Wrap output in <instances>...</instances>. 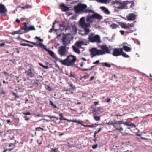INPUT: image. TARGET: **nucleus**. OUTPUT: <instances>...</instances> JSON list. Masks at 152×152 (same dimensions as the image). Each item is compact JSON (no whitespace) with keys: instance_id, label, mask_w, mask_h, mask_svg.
<instances>
[{"instance_id":"obj_1","label":"nucleus","mask_w":152,"mask_h":152,"mask_svg":"<svg viewBox=\"0 0 152 152\" xmlns=\"http://www.w3.org/2000/svg\"><path fill=\"white\" fill-rule=\"evenodd\" d=\"M85 22V18L84 17H81L79 21V25L81 28L84 29L85 34L87 35L90 32V30L88 28L91 26V24H92L94 21V18L92 15H89L86 17Z\"/></svg>"},{"instance_id":"obj_2","label":"nucleus","mask_w":152,"mask_h":152,"mask_svg":"<svg viewBox=\"0 0 152 152\" xmlns=\"http://www.w3.org/2000/svg\"><path fill=\"white\" fill-rule=\"evenodd\" d=\"M102 50H99L96 48H92L90 50V55L91 58H93L97 55H103L107 53H110V50L106 45H102L100 46Z\"/></svg>"},{"instance_id":"obj_3","label":"nucleus","mask_w":152,"mask_h":152,"mask_svg":"<svg viewBox=\"0 0 152 152\" xmlns=\"http://www.w3.org/2000/svg\"><path fill=\"white\" fill-rule=\"evenodd\" d=\"M77 60L75 56L71 55L67 56V58L64 59L59 60L62 64L68 66H72Z\"/></svg>"},{"instance_id":"obj_4","label":"nucleus","mask_w":152,"mask_h":152,"mask_svg":"<svg viewBox=\"0 0 152 152\" xmlns=\"http://www.w3.org/2000/svg\"><path fill=\"white\" fill-rule=\"evenodd\" d=\"M88 40L90 42L92 43H100L101 42L99 36L98 35H95L93 33H91L89 35Z\"/></svg>"},{"instance_id":"obj_5","label":"nucleus","mask_w":152,"mask_h":152,"mask_svg":"<svg viewBox=\"0 0 152 152\" xmlns=\"http://www.w3.org/2000/svg\"><path fill=\"white\" fill-rule=\"evenodd\" d=\"M87 8V5L84 4H79L74 7V10L76 13H84V12Z\"/></svg>"},{"instance_id":"obj_6","label":"nucleus","mask_w":152,"mask_h":152,"mask_svg":"<svg viewBox=\"0 0 152 152\" xmlns=\"http://www.w3.org/2000/svg\"><path fill=\"white\" fill-rule=\"evenodd\" d=\"M114 122H109L107 123H105L106 124L112 125L113 126L116 130L118 131H123V128L121 126H118L116 125H119L120 124V122H119V121H116L115 120H114Z\"/></svg>"},{"instance_id":"obj_7","label":"nucleus","mask_w":152,"mask_h":152,"mask_svg":"<svg viewBox=\"0 0 152 152\" xmlns=\"http://www.w3.org/2000/svg\"><path fill=\"white\" fill-rule=\"evenodd\" d=\"M38 47H40L42 48L45 51L48 52V54L53 58H54L56 61H59V60H60L57 57L54 56V53L53 51L47 49L45 46L42 43L40 42L39 43Z\"/></svg>"},{"instance_id":"obj_8","label":"nucleus","mask_w":152,"mask_h":152,"mask_svg":"<svg viewBox=\"0 0 152 152\" xmlns=\"http://www.w3.org/2000/svg\"><path fill=\"white\" fill-rule=\"evenodd\" d=\"M24 73L28 78L34 77L35 73L34 68L32 66H30L29 69L28 70L25 72Z\"/></svg>"},{"instance_id":"obj_9","label":"nucleus","mask_w":152,"mask_h":152,"mask_svg":"<svg viewBox=\"0 0 152 152\" xmlns=\"http://www.w3.org/2000/svg\"><path fill=\"white\" fill-rule=\"evenodd\" d=\"M58 52L61 57L65 56L66 53V46H61L59 47Z\"/></svg>"},{"instance_id":"obj_10","label":"nucleus","mask_w":152,"mask_h":152,"mask_svg":"<svg viewBox=\"0 0 152 152\" xmlns=\"http://www.w3.org/2000/svg\"><path fill=\"white\" fill-rule=\"evenodd\" d=\"M123 48H115L113 51L112 55L115 56H121L122 53Z\"/></svg>"},{"instance_id":"obj_11","label":"nucleus","mask_w":152,"mask_h":152,"mask_svg":"<svg viewBox=\"0 0 152 152\" xmlns=\"http://www.w3.org/2000/svg\"><path fill=\"white\" fill-rule=\"evenodd\" d=\"M7 10L3 4H0V14L2 16L6 15Z\"/></svg>"},{"instance_id":"obj_12","label":"nucleus","mask_w":152,"mask_h":152,"mask_svg":"<svg viewBox=\"0 0 152 152\" xmlns=\"http://www.w3.org/2000/svg\"><path fill=\"white\" fill-rule=\"evenodd\" d=\"M62 37V41L63 42V44L64 45V46L66 47L70 43L69 39L67 36L65 34H64Z\"/></svg>"},{"instance_id":"obj_13","label":"nucleus","mask_w":152,"mask_h":152,"mask_svg":"<svg viewBox=\"0 0 152 152\" xmlns=\"http://www.w3.org/2000/svg\"><path fill=\"white\" fill-rule=\"evenodd\" d=\"M114 4H116L119 5V6L117 8L118 9H123L126 6V3L125 2H120L117 1H115L114 2Z\"/></svg>"},{"instance_id":"obj_14","label":"nucleus","mask_w":152,"mask_h":152,"mask_svg":"<svg viewBox=\"0 0 152 152\" xmlns=\"http://www.w3.org/2000/svg\"><path fill=\"white\" fill-rule=\"evenodd\" d=\"M127 20H133L136 19V16L133 13H130L127 16Z\"/></svg>"},{"instance_id":"obj_15","label":"nucleus","mask_w":152,"mask_h":152,"mask_svg":"<svg viewBox=\"0 0 152 152\" xmlns=\"http://www.w3.org/2000/svg\"><path fill=\"white\" fill-rule=\"evenodd\" d=\"M75 45L77 47L81 48L82 45H87V44L85 43V42L83 41H79L76 42Z\"/></svg>"},{"instance_id":"obj_16","label":"nucleus","mask_w":152,"mask_h":152,"mask_svg":"<svg viewBox=\"0 0 152 152\" xmlns=\"http://www.w3.org/2000/svg\"><path fill=\"white\" fill-rule=\"evenodd\" d=\"M92 15L94 19V18L100 20L102 19L103 18V17L102 16L97 13L94 12V13L92 14Z\"/></svg>"},{"instance_id":"obj_17","label":"nucleus","mask_w":152,"mask_h":152,"mask_svg":"<svg viewBox=\"0 0 152 152\" xmlns=\"http://www.w3.org/2000/svg\"><path fill=\"white\" fill-rule=\"evenodd\" d=\"M60 7H61L62 10L63 11H68L69 10V7H66L63 4H61L60 5Z\"/></svg>"},{"instance_id":"obj_18","label":"nucleus","mask_w":152,"mask_h":152,"mask_svg":"<svg viewBox=\"0 0 152 152\" xmlns=\"http://www.w3.org/2000/svg\"><path fill=\"white\" fill-rule=\"evenodd\" d=\"M100 9L102 10L106 14L108 15L110 13V12L107 9H106L104 7H100Z\"/></svg>"},{"instance_id":"obj_19","label":"nucleus","mask_w":152,"mask_h":152,"mask_svg":"<svg viewBox=\"0 0 152 152\" xmlns=\"http://www.w3.org/2000/svg\"><path fill=\"white\" fill-rule=\"evenodd\" d=\"M123 48V50L124 49L126 52H129L131 51V48L127 46L123 45L122 48Z\"/></svg>"},{"instance_id":"obj_20","label":"nucleus","mask_w":152,"mask_h":152,"mask_svg":"<svg viewBox=\"0 0 152 152\" xmlns=\"http://www.w3.org/2000/svg\"><path fill=\"white\" fill-rule=\"evenodd\" d=\"M19 34H23L27 32V31H26L22 27H21L18 30Z\"/></svg>"},{"instance_id":"obj_21","label":"nucleus","mask_w":152,"mask_h":152,"mask_svg":"<svg viewBox=\"0 0 152 152\" xmlns=\"http://www.w3.org/2000/svg\"><path fill=\"white\" fill-rule=\"evenodd\" d=\"M73 50L74 52L78 54H80V50L77 48L75 46H72Z\"/></svg>"},{"instance_id":"obj_22","label":"nucleus","mask_w":152,"mask_h":152,"mask_svg":"<svg viewBox=\"0 0 152 152\" xmlns=\"http://www.w3.org/2000/svg\"><path fill=\"white\" fill-rule=\"evenodd\" d=\"M119 121V122H120V124H119V125L123 124L127 126H129L130 124L131 123L130 122H123L122 121Z\"/></svg>"},{"instance_id":"obj_23","label":"nucleus","mask_w":152,"mask_h":152,"mask_svg":"<svg viewBox=\"0 0 152 152\" xmlns=\"http://www.w3.org/2000/svg\"><path fill=\"white\" fill-rule=\"evenodd\" d=\"M22 39L23 41H25L27 42H28V43H31V44H33V45H34L37 46H38L39 45V43L37 44L36 42H31V41H29L28 40H25L24 39Z\"/></svg>"},{"instance_id":"obj_24","label":"nucleus","mask_w":152,"mask_h":152,"mask_svg":"<svg viewBox=\"0 0 152 152\" xmlns=\"http://www.w3.org/2000/svg\"><path fill=\"white\" fill-rule=\"evenodd\" d=\"M40 84V83L39 82V80L37 79H36L35 80L33 83V85L36 87L38 86Z\"/></svg>"},{"instance_id":"obj_25","label":"nucleus","mask_w":152,"mask_h":152,"mask_svg":"<svg viewBox=\"0 0 152 152\" xmlns=\"http://www.w3.org/2000/svg\"><path fill=\"white\" fill-rule=\"evenodd\" d=\"M72 31L75 32H76L77 31V27L75 25H74L72 26Z\"/></svg>"},{"instance_id":"obj_26","label":"nucleus","mask_w":152,"mask_h":152,"mask_svg":"<svg viewBox=\"0 0 152 152\" xmlns=\"http://www.w3.org/2000/svg\"><path fill=\"white\" fill-rule=\"evenodd\" d=\"M35 28L33 26H31L28 27V29L27 30V32L29 31L30 30H34Z\"/></svg>"},{"instance_id":"obj_27","label":"nucleus","mask_w":152,"mask_h":152,"mask_svg":"<svg viewBox=\"0 0 152 152\" xmlns=\"http://www.w3.org/2000/svg\"><path fill=\"white\" fill-rule=\"evenodd\" d=\"M110 27L113 29H115L117 28L118 27V26L117 24L115 23H113L110 25Z\"/></svg>"},{"instance_id":"obj_28","label":"nucleus","mask_w":152,"mask_h":152,"mask_svg":"<svg viewBox=\"0 0 152 152\" xmlns=\"http://www.w3.org/2000/svg\"><path fill=\"white\" fill-rule=\"evenodd\" d=\"M102 66H105L107 67H110L111 66L109 64H108L106 62L103 63H102Z\"/></svg>"},{"instance_id":"obj_29","label":"nucleus","mask_w":152,"mask_h":152,"mask_svg":"<svg viewBox=\"0 0 152 152\" xmlns=\"http://www.w3.org/2000/svg\"><path fill=\"white\" fill-rule=\"evenodd\" d=\"M49 102L50 103V104L52 105V107H53L54 108L56 109L57 108V106L54 104L53 102L51 101H49Z\"/></svg>"},{"instance_id":"obj_30","label":"nucleus","mask_w":152,"mask_h":152,"mask_svg":"<svg viewBox=\"0 0 152 152\" xmlns=\"http://www.w3.org/2000/svg\"><path fill=\"white\" fill-rule=\"evenodd\" d=\"M121 55H122L123 57L125 58H129V57L128 55L126 54L125 53L123 52V50L122 53H121Z\"/></svg>"},{"instance_id":"obj_31","label":"nucleus","mask_w":152,"mask_h":152,"mask_svg":"<svg viewBox=\"0 0 152 152\" xmlns=\"http://www.w3.org/2000/svg\"><path fill=\"white\" fill-rule=\"evenodd\" d=\"M27 23L26 22H24L23 23L24 26L23 27H22L26 31H27L28 29V27L27 26Z\"/></svg>"},{"instance_id":"obj_32","label":"nucleus","mask_w":152,"mask_h":152,"mask_svg":"<svg viewBox=\"0 0 152 152\" xmlns=\"http://www.w3.org/2000/svg\"><path fill=\"white\" fill-rule=\"evenodd\" d=\"M84 12H85V13H87L88 12H91L92 13H94L95 12H94L91 10H86V9L85 11Z\"/></svg>"},{"instance_id":"obj_33","label":"nucleus","mask_w":152,"mask_h":152,"mask_svg":"<svg viewBox=\"0 0 152 152\" xmlns=\"http://www.w3.org/2000/svg\"><path fill=\"white\" fill-rule=\"evenodd\" d=\"M126 29V30L127 32L128 33H130L132 32L133 31V30L131 29L130 28H129L127 27Z\"/></svg>"},{"instance_id":"obj_34","label":"nucleus","mask_w":152,"mask_h":152,"mask_svg":"<svg viewBox=\"0 0 152 152\" xmlns=\"http://www.w3.org/2000/svg\"><path fill=\"white\" fill-rule=\"evenodd\" d=\"M94 115V119L96 120V121H99L100 119V117L99 116H96L94 115Z\"/></svg>"},{"instance_id":"obj_35","label":"nucleus","mask_w":152,"mask_h":152,"mask_svg":"<svg viewBox=\"0 0 152 152\" xmlns=\"http://www.w3.org/2000/svg\"><path fill=\"white\" fill-rule=\"evenodd\" d=\"M59 115L60 116V118H59V119L61 120H66V118H64L63 117V114L62 113H60L59 114Z\"/></svg>"},{"instance_id":"obj_36","label":"nucleus","mask_w":152,"mask_h":152,"mask_svg":"<svg viewBox=\"0 0 152 152\" xmlns=\"http://www.w3.org/2000/svg\"><path fill=\"white\" fill-rule=\"evenodd\" d=\"M120 26L121 27L124 28L125 29H126V28L127 27V25L126 24L124 23H121L120 25Z\"/></svg>"},{"instance_id":"obj_37","label":"nucleus","mask_w":152,"mask_h":152,"mask_svg":"<svg viewBox=\"0 0 152 152\" xmlns=\"http://www.w3.org/2000/svg\"><path fill=\"white\" fill-rule=\"evenodd\" d=\"M94 66H93L91 68L85 69L84 68H81V70L83 71H89L92 70V68Z\"/></svg>"},{"instance_id":"obj_38","label":"nucleus","mask_w":152,"mask_h":152,"mask_svg":"<svg viewBox=\"0 0 152 152\" xmlns=\"http://www.w3.org/2000/svg\"><path fill=\"white\" fill-rule=\"evenodd\" d=\"M100 107H98L97 108H93V112H96L98 111L99 110H100Z\"/></svg>"},{"instance_id":"obj_39","label":"nucleus","mask_w":152,"mask_h":152,"mask_svg":"<svg viewBox=\"0 0 152 152\" xmlns=\"http://www.w3.org/2000/svg\"><path fill=\"white\" fill-rule=\"evenodd\" d=\"M96 1L101 3H106L107 1V0H96Z\"/></svg>"},{"instance_id":"obj_40","label":"nucleus","mask_w":152,"mask_h":152,"mask_svg":"<svg viewBox=\"0 0 152 152\" xmlns=\"http://www.w3.org/2000/svg\"><path fill=\"white\" fill-rule=\"evenodd\" d=\"M35 39H37V41H39L40 42H42L43 41V40L42 39H41L40 38L38 37L37 36H36Z\"/></svg>"},{"instance_id":"obj_41","label":"nucleus","mask_w":152,"mask_h":152,"mask_svg":"<svg viewBox=\"0 0 152 152\" xmlns=\"http://www.w3.org/2000/svg\"><path fill=\"white\" fill-rule=\"evenodd\" d=\"M76 123H77L79 124H80L81 125H82V126H84V125L83 124V121H81V120L77 121V122Z\"/></svg>"},{"instance_id":"obj_42","label":"nucleus","mask_w":152,"mask_h":152,"mask_svg":"<svg viewBox=\"0 0 152 152\" xmlns=\"http://www.w3.org/2000/svg\"><path fill=\"white\" fill-rule=\"evenodd\" d=\"M32 7V6L31 5L26 4L25 5V8L26 9L31 8Z\"/></svg>"},{"instance_id":"obj_43","label":"nucleus","mask_w":152,"mask_h":152,"mask_svg":"<svg viewBox=\"0 0 152 152\" xmlns=\"http://www.w3.org/2000/svg\"><path fill=\"white\" fill-rule=\"evenodd\" d=\"M130 2L131 3V4L130 8L132 9L134 6V3L133 1H131Z\"/></svg>"},{"instance_id":"obj_44","label":"nucleus","mask_w":152,"mask_h":152,"mask_svg":"<svg viewBox=\"0 0 152 152\" xmlns=\"http://www.w3.org/2000/svg\"><path fill=\"white\" fill-rule=\"evenodd\" d=\"M94 125H85L84 126V127H94Z\"/></svg>"},{"instance_id":"obj_45","label":"nucleus","mask_w":152,"mask_h":152,"mask_svg":"<svg viewBox=\"0 0 152 152\" xmlns=\"http://www.w3.org/2000/svg\"><path fill=\"white\" fill-rule=\"evenodd\" d=\"M127 25V26L128 27H129V28H130V27H132L133 26H134L133 24L132 23H131V24L128 23Z\"/></svg>"},{"instance_id":"obj_46","label":"nucleus","mask_w":152,"mask_h":152,"mask_svg":"<svg viewBox=\"0 0 152 152\" xmlns=\"http://www.w3.org/2000/svg\"><path fill=\"white\" fill-rule=\"evenodd\" d=\"M46 89H47V90H48L49 91H51L52 90V88H51V87H50V86H49L48 85H47L46 86Z\"/></svg>"},{"instance_id":"obj_47","label":"nucleus","mask_w":152,"mask_h":152,"mask_svg":"<svg viewBox=\"0 0 152 152\" xmlns=\"http://www.w3.org/2000/svg\"><path fill=\"white\" fill-rule=\"evenodd\" d=\"M14 148H11L9 149H5L4 150V151L3 152H6L7 150H8L9 151H11L12 150L14 149Z\"/></svg>"},{"instance_id":"obj_48","label":"nucleus","mask_w":152,"mask_h":152,"mask_svg":"<svg viewBox=\"0 0 152 152\" xmlns=\"http://www.w3.org/2000/svg\"><path fill=\"white\" fill-rule=\"evenodd\" d=\"M11 34L12 35H14L16 34H19L18 30L15 31L11 33Z\"/></svg>"},{"instance_id":"obj_49","label":"nucleus","mask_w":152,"mask_h":152,"mask_svg":"<svg viewBox=\"0 0 152 152\" xmlns=\"http://www.w3.org/2000/svg\"><path fill=\"white\" fill-rule=\"evenodd\" d=\"M121 131H120L121 132V133L122 134L123 136H126V135H128V134L127 133H124L123 132H121Z\"/></svg>"},{"instance_id":"obj_50","label":"nucleus","mask_w":152,"mask_h":152,"mask_svg":"<svg viewBox=\"0 0 152 152\" xmlns=\"http://www.w3.org/2000/svg\"><path fill=\"white\" fill-rule=\"evenodd\" d=\"M131 126L132 127H133L134 128L136 127V125H135L133 123H131L130 124V126Z\"/></svg>"},{"instance_id":"obj_51","label":"nucleus","mask_w":152,"mask_h":152,"mask_svg":"<svg viewBox=\"0 0 152 152\" xmlns=\"http://www.w3.org/2000/svg\"><path fill=\"white\" fill-rule=\"evenodd\" d=\"M97 147H98V145H97V144H96L95 145H94L93 146H92V148L93 149H95Z\"/></svg>"},{"instance_id":"obj_52","label":"nucleus","mask_w":152,"mask_h":152,"mask_svg":"<svg viewBox=\"0 0 152 152\" xmlns=\"http://www.w3.org/2000/svg\"><path fill=\"white\" fill-rule=\"evenodd\" d=\"M1 94H5V92L4 91L3 88H2L1 89Z\"/></svg>"},{"instance_id":"obj_53","label":"nucleus","mask_w":152,"mask_h":152,"mask_svg":"<svg viewBox=\"0 0 152 152\" xmlns=\"http://www.w3.org/2000/svg\"><path fill=\"white\" fill-rule=\"evenodd\" d=\"M76 76V75H75V74L72 75L71 74V73L70 75H69V77H72L74 78H75Z\"/></svg>"},{"instance_id":"obj_54","label":"nucleus","mask_w":152,"mask_h":152,"mask_svg":"<svg viewBox=\"0 0 152 152\" xmlns=\"http://www.w3.org/2000/svg\"><path fill=\"white\" fill-rule=\"evenodd\" d=\"M53 30H54V31H56V30H57L56 29H54L53 28H52L49 31V32L50 33H51L53 32Z\"/></svg>"},{"instance_id":"obj_55","label":"nucleus","mask_w":152,"mask_h":152,"mask_svg":"<svg viewBox=\"0 0 152 152\" xmlns=\"http://www.w3.org/2000/svg\"><path fill=\"white\" fill-rule=\"evenodd\" d=\"M24 118H25V119L26 121H28L29 120V118L28 117V116L26 115H25L24 116Z\"/></svg>"},{"instance_id":"obj_56","label":"nucleus","mask_w":152,"mask_h":152,"mask_svg":"<svg viewBox=\"0 0 152 152\" xmlns=\"http://www.w3.org/2000/svg\"><path fill=\"white\" fill-rule=\"evenodd\" d=\"M20 45L22 46H28V44L21 43L20 44Z\"/></svg>"},{"instance_id":"obj_57","label":"nucleus","mask_w":152,"mask_h":152,"mask_svg":"<svg viewBox=\"0 0 152 152\" xmlns=\"http://www.w3.org/2000/svg\"><path fill=\"white\" fill-rule=\"evenodd\" d=\"M99 60H98L96 61L95 62H94L93 63V64H99Z\"/></svg>"},{"instance_id":"obj_58","label":"nucleus","mask_w":152,"mask_h":152,"mask_svg":"<svg viewBox=\"0 0 152 152\" xmlns=\"http://www.w3.org/2000/svg\"><path fill=\"white\" fill-rule=\"evenodd\" d=\"M23 114L25 115H30L31 114V113L30 112H27V113H24Z\"/></svg>"},{"instance_id":"obj_59","label":"nucleus","mask_w":152,"mask_h":152,"mask_svg":"<svg viewBox=\"0 0 152 152\" xmlns=\"http://www.w3.org/2000/svg\"><path fill=\"white\" fill-rule=\"evenodd\" d=\"M3 73L5 75H7V76H9V74L8 73H7V72H6L5 71H4L3 72Z\"/></svg>"},{"instance_id":"obj_60","label":"nucleus","mask_w":152,"mask_h":152,"mask_svg":"<svg viewBox=\"0 0 152 152\" xmlns=\"http://www.w3.org/2000/svg\"><path fill=\"white\" fill-rule=\"evenodd\" d=\"M15 146V144H13V143H10V144L8 146H9V147H11V146Z\"/></svg>"},{"instance_id":"obj_61","label":"nucleus","mask_w":152,"mask_h":152,"mask_svg":"<svg viewBox=\"0 0 152 152\" xmlns=\"http://www.w3.org/2000/svg\"><path fill=\"white\" fill-rule=\"evenodd\" d=\"M94 78V76H92L89 79V81H91L92 80H93V79Z\"/></svg>"},{"instance_id":"obj_62","label":"nucleus","mask_w":152,"mask_h":152,"mask_svg":"<svg viewBox=\"0 0 152 152\" xmlns=\"http://www.w3.org/2000/svg\"><path fill=\"white\" fill-rule=\"evenodd\" d=\"M120 32L121 34L123 35L124 33V31L123 30H120Z\"/></svg>"},{"instance_id":"obj_63","label":"nucleus","mask_w":152,"mask_h":152,"mask_svg":"<svg viewBox=\"0 0 152 152\" xmlns=\"http://www.w3.org/2000/svg\"><path fill=\"white\" fill-rule=\"evenodd\" d=\"M5 45V43H2L0 44V46H4Z\"/></svg>"},{"instance_id":"obj_64","label":"nucleus","mask_w":152,"mask_h":152,"mask_svg":"<svg viewBox=\"0 0 152 152\" xmlns=\"http://www.w3.org/2000/svg\"><path fill=\"white\" fill-rule=\"evenodd\" d=\"M56 149H54V148L52 149L51 150V152H56Z\"/></svg>"}]
</instances>
